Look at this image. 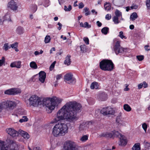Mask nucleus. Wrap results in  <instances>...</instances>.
Returning a JSON list of instances; mask_svg holds the SVG:
<instances>
[{
  "label": "nucleus",
  "instance_id": "obj_4",
  "mask_svg": "<svg viewBox=\"0 0 150 150\" xmlns=\"http://www.w3.org/2000/svg\"><path fill=\"white\" fill-rule=\"evenodd\" d=\"M114 64L111 60L103 59L99 63V67L102 70L111 71L113 70Z\"/></svg>",
  "mask_w": 150,
  "mask_h": 150
},
{
  "label": "nucleus",
  "instance_id": "obj_24",
  "mask_svg": "<svg viewBox=\"0 0 150 150\" xmlns=\"http://www.w3.org/2000/svg\"><path fill=\"white\" fill-rule=\"evenodd\" d=\"M66 57V59L64 60V63L65 64H67V66L70 65L71 63V59L70 57Z\"/></svg>",
  "mask_w": 150,
  "mask_h": 150
},
{
  "label": "nucleus",
  "instance_id": "obj_36",
  "mask_svg": "<svg viewBox=\"0 0 150 150\" xmlns=\"http://www.w3.org/2000/svg\"><path fill=\"white\" fill-rule=\"evenodd\" d=\"M142 127L145 132L147 128V125L146 123H144L142 125Z\"/></svg>",
  "mask_w": 150,
  "mask_h": 150
},
{
  "label": "nucleus",
  "instance_id": "obj_51",
  "mask_svg": "<svg viewBox=\"0 0 150 150\" xmlns=\"http://www.w3.org/2000/svg\"><path fill=\"white\" fill-rule=\"evenodd\" d=\"M55 65L54 64H52L50 66V70H52L54 67Z\"/></svg>",
  "mask_w": 150,
  "mask_h": 150
},
{
  "label": "nucleus",
  "instance_id": "obj_20",
  "mask_svg": "<svg viewBox=\"0 0 150 150\" xmlns=\"http://www.w3.org/2000/svg\"><path fill=\"white\" fill-rule=\"evenodd\" d=\"M99 86V85L97 82L94 81L91 83L90 86V88L92 89H98Z\"/></svg>",
  "mask_w": 150,
  "mask_h": 150
},
{
  "label": "nucleus",
  "instance_id": "obj_27",
  "mask_svg": "<svg viewBox=\"0 0 150 150\" xmlns=\"http://www.w3.org/2000/svg\"><path fill=\"white\" fill-rule=\"evenodd\" d=\"M3 18L5 20V21L9 22L11 21L10 16L8 14H6L4 16H3Z\"/></svg>",
  "mask_w": 150,
  "mask_h": 150
},
{
  "label": "nucleus",
  "instance_id": "obj_37",
  "mask_svg": "<svg viewBox=\"0 0 150 150\" xmlns=\"http://www.w3.org/2000/svg\"><path fill=\"white\" fill-rule=\"evenodd\" d=\"M10 48V47H9ZM9 48V47L8 43H5L4 44L3 47V49L5 51L7 50Z\"/></svg>",
  "mask_w": 150,
  "mask_h": 150
},
{
  "label": "nucleus",
  "instance_id": "obj_48",
  "mask_svg": "<svg viewBox=\"0 0 150 150\" xmlns=\"http://www.w3.org/2000/svg\"><path fill=\"white\" fill-rule=\"evenodd\" d=\"M84 6V5L83 4L82 2L80 3L79 4V8H83Z\"/></svg>",
  "mask_w": 150,
  "mask_h": 150
},
{
  "label": "nucleus",
  "instance_id": "obj_16",
  "mask_svg": "<svg viewBox=\"0 0 150 150\" xmlns=\"http://www.w3.org/2000/svg\"><path fill=\"white\" fill-rule=\"evenodd\" d=\"M10 66L12 68L16 67L17 68H20L21 66V62L19 61H15L11 63Z\"/></svg>",
  "mask_w": 150,
  "mask_h": 150
},
{
  "label": "nucleus",
  "instance_id": "obj_6",
  "mask_svg": "<svg viewBox=\"0 0 150 150\" xmlns=\"http://www.w3.org/2000/svg\"><path fill=\"white\" fill-rule=\"evenodd\" d=\"M16 105V103L14 101L8 100L2 101L0 103V112L4 109L8 108L10 110L13 109Z\"/></svg>",
  "mask_w": 150,
  "mask_h": 150
},
{
  "label": "nucleus",
  "instance_id": "obj_43",
  "mask_svg": "<svg viewBox=\"0 0 150 150\" xmlns=\"http://www.w3.org/2000/svg\"><path fill=\"white\" fill-rule=\"evenodd\" d=\"M83 40L86 44L88 45L89 44V40L88 38H83Z\"/></svg>",
  "mask_w": 150,
  "mask_h": 150
},
{
  "label": "nucleus",
  "instance_id": "obj_63",
  "mask_svg": "<svg viewBox=\"0 0 150 150\" xmlns=\"http://www.w3.org/2000/svg\"><path fill=\"white\" fill-rule=\"evenodd\" d=\"M61 38L63 39V40H65L67 39L66 37H63V36L62 35L61 36Z\"/></svg>",
  "mask_w": 150,
  "mask_h": 150
},
{
  "label": "nucleus",
  "instance_id": "obj_62",
  "mask_svg": "<svg viewBox=\"0 0 150 150\" xmlns=\"http://www.w3.org/2000/svg\"><path fill=\"white\" fill-rule=\"evenodd\" d=\"M34 54L36 56L38 55V54H39V52L38 51H36L35 52Z\"/></svg>",
  "mask_w": 150,
  "mask_h": 150
},
{
  "label": "nucleus",
  "instance_id": "obj_53",
  "mask_svg": "<svg viewBox=\"0 0 150 150\" xmlns=\"http://www.w3.org/2000/svg\"><path fill=\"white\" fill-rule=\"evenodd\" d=\"M120 117H117L116 119V121L118 123H120Z\"/></svg>",
  "mask_w": 150,
  "mask_h": 150
},
{
  "label": "nucleus",
  "instance_id": "obj_23",
  "mask_svg": "<svg viewBox=\"0 0 150 150\" xmlns=\"http://www.w3.org/2000/svg\"><path fill=\"white\" fill-rule=\"evenodd\" d=\"M123 108L127 112H129L131 110V108L130 106L127 104L124 105Z\"/></svg>",
  "mask_w": 150,
  "mask_h": 150
},
{
  "label": "nucleus",
  "instance_id": "obj_29",
  "mask_svg": "<svg viewBox=\"0 0 150 150\" xmlns=\"http://www.w3.org/2000/svg\"><path fill=\"white\" fill-rule=\"evenodd\" d=\"M109 28L107 27H105L103 28L101 30L102 33L105 34L106 35L109 31Z\"/></svg>",
  "mask_w": 150,
  "mask_h": 150
},
{
  "label": "nucleus",
  "instance_id": "obj_2",
  "mask_svg": "<svg viewBox=\"0 0 150 150\" xmlns=\"http://www.w3.org/2000/svg\"><path fill=\"white\" fill-rule=\"evenodd\" d=\"M29 105L34 107H36L41 105L45 106L47 112L50 113L55 108L57 103L61 102V100L57 98H44L42 101L36 95L31 96L28 99Z\"/></svg>",
  "mask_w": 150,
  "mask_h": 150
},
{
  "label": "nucleus",
  "instance_id": "obj_47",
  "mask_svg": "<svg viewBox=\"0 0 150 150\" xmlns=\"http://www.w3.org/2000/svg\"><path fill=\"white\" fill-rule=\"evenodd\" d=\"M136 59L139 61H141L144 59V57H136Z\"/></svg>",
  "mask_w": 150,
  "mask_h": 150
},
{
  "label": "nucleus",
  "instance_id": "obj_59",
  "mask_svg": "<svg viewBox=\"0 0 150 150\" xmlns=\"http://www.w3.org/2000/svg\"><path fill=\"white\" fill-rule=\"evenodd\" d=\"M129 28L131 30L133 29L134 28V26L133 25H131L129 26Z\"/></svg>",
  "mask_w": 150,
  "mask_h": 150
},
{
  "label": "nucleus",
  "instance_id": "obj_44",
  "mask_svg": "<svg viewBox=\"0 0 150 150\" xmlns=\"http://www.w3.org/2000/svg\"><path fill=\"white\" fill-rule=\"evenodd\" d=\"M4 22L5 20L2 17L0 19V25H3Z\"/></svg>",
  "mask_w": 150,
  "mask_h": 150
},
{
  "label": "nucleus",
  "instance_id": "obj_42",
  "mask_svg": "<svg viewBox=\"0 0 150 150\" xmlns=\"http://www.w3.org/2000/svg\"><path fill=\"white\" fill-rule=\"evenodd\" d=\"M142 83L143 85V87H144V88H147L148 87V84L147 83H146L145 81H143Z\"/></svg>",
  "mask_w": 150,
  "mask_h": 150
},
{
  "label": "nucleus",
  "instance_id": "obj_57",
  "mask_svg": "<svg viewBox=\"0 0 150 150\" xmlns=\"http://www.w3.org/2000/svg\"><path fill=\"white\" fill-rule=\"evenodd\" d=\"M149 46L148 45H146L145 46L144 48H145V50L146 51H149V50H150V49H147V47H149Z\"/></svg>",
  "mask_w": 150,
  "mask_h": 150
},
{
  "label": "nucleus",
  "instance_id": "obj_9",
  "mask_svg": "<svg viewBox=\"0 0 150 150\" xmlns=\"http://www.w3.org/2000/svg\"><path fill=\"white\" fill-rule=\"evenodd\" d=\"M21 92V90L19 88H13L6 90L4 92V94L13 96L20 93Z\"/></svg>",
  "mask_w": 150,
  "mask_h": 150
},
{
  "label": "nucleus",
  "instance_id": "obj_14",
  "mask_svg": "<svg viewBox=\"0 0 150 150\" xmlns=\"http://www.w3.org/2000/svg\"><path fill=\"white\" fill-rule=\"evenodd\" d=\"M127 143L126 137L123 135H121L119 138V145L121 146H125Z\"/></svg>",
  "mask_w": 150,
  "mask_h": 150
},
{
  "label": "nucleus",
  "instance_id": "obj_55",
  "mask_svg": "<svg viewBox=\"0 0 150 150\" xmlns=\"http://www.w3.org/2000/svg\"><path fill=\"white\" fill-rule=\"evenodd\" d=\"M97 25L98 27H100L102 25V23L99 21H98L96 22Z\"/></svg>",
  "mask_w": 150,
  "mask_h": 150
},
{
  "label": "nucleus",
  "instance_id": "obj_30",
  "mask_svg": "<svg viewBox=\"0 0 150 150\" xmlns=\"http://www.w3.org/2000/svg\"><path fill=\"white\" fill-rule=\"evenodd\" d=\"M88 136L84 135L80 139V140L83 142H85L88 139Z\"/></svg>",
  "mask_w": 150,
  "mask_h": 150
},
{
  "label": "nucleus",
  "instance_id": "obj_12",
  "mask_svg": "<svg viewBox=\"0 0 150 150\" xmlns=\"http://www.w3.org/2000/svg\"><path fill=\"white\" fill-rule=\"evenodd\" d=\"M64 79L65 81H68L67 83L69 84L75 83L76 81V79L73 77V75L71 73L66 74L64 75Z\"/></svg>",
  "mask_w": 150,
  "mask_h": 150
},
{
  "label": "nucleus",
  "instance_id": "obj_40",
  "mask_svg": "<svg viewBox=\"0 0 150 150\" xmlns=\"http://www.w3.org/2000/svg\"><path fill=\"white\" fill-rule=\"evenodd\" d=\"M84 28H89L91 27V26L89 25L88 23L87 22H85L84 24Z\"/></svg>",
  "mask_w": 150,
  "mask_h": 150
},
{
  "label": "nucleus",
  "instance_id": "obj_17",
  "mask_svg": "<svg viewBox=\"0 0 150 150\" xmlns=\"http://www.w3.org/2000/svg\"><path fill=\"white\" fill-rule=\"evenodd\" d=\"M16 32L19 35H21L24 33V28L22 26H19L16 28Z\"/></svg>",
  "mask_w": 150,
  "mask_h": 150
},
{
  "label": "nucleus",
  "instance_id": "obj_61",
  "mask_svg": "<svg viewBox=\"0 0 150 150\" xmlns=\"http://www.w3.org/2000/svg\"><path fill=\"white\" fill-rule=\"evenodd\" d=\"M90 13H91L90 12L88 11V12H86V13H85V14L86 16H87L90 15Z\"/></svg>",
  "mask_w": 150,
  "mask_h": 150
},
{
  "label": "nucleus",
  "instance_id": "obj_28",
  "mask_svg": "<svg viewBox=\"0 0 150 150\" xmlns=\"http://www.w3.org/2000/svg\"><path fill=\"white\" fill-rule=\"evenodd\" d=\"M81 51V53H83L86 52V47L85 45H81L80 46Z\"/></svg>",
  "mask_w": 150,
  "mask_h": 150
},
{
  "label": "nucleus",
  "instance_id": "obj_31",
  "mask_svg": "<svg viewBox=\"0 0 150 150\" xmlns=\"http://www.w3.org/2000/svg\"><path fill=\"white\" fill-rule=\"evenodd\" d=\"M5 59L4 57H2L1 59H0V67L3 65H5Z\"/></svg>",
  "mask_w": 150,
  "mask_h": 150
},
{
  "label": "nucleus",
  "instance_id": "obj_22",
  "mask_svg": "<svg viewBox=\"0 0 150 150\" xmlns=\"http://www.w3.org/2000/svg\"><path fill=\"white\" fill-rule=\"evenodd\" d=\"M138 17L137 14L136 12L133 13L130 16V19L132 21H134Z\"/></svg>",
  "mask_w": 150,
  "mask_h": 150
},
{
  "label": "nucleus",
  "instance_id": "obj_32",
  "mask_svg": "<svg viewBox=\"0 0 150 150\" xmlns=\"http://www.w3.org/2000/svg\"><path fill=\"white\" fill-rule=\"evenodd\" d=\"M51 38L49 35H47L45 39V43L49 42H50Z\"/></svg>",
  "mask_w": 150,
  "mask_h": 150
},
{
  "label": "nucleus",
  "instance_id": "obj_45",
  "mask_svg": "<svg viewBox=\"0 0 150 150\" xmlns=\"http://www.w3.org/2000/svg\"><path fill=\"white\" fill-rule=\"evenodd\" d=\"M111 17V15H109V14H107L105 16V18L106 19L109 20L110 19Z\"/></svg>",
  "mask_w": 150,
  "mask_h": 150
},
{
  "label": "nucleus",
  "instance_id": "obj_52",
  "mask_svg": "<svg viewBox=\"0 0 150 150\" xmlns=\"http://www.w3.org/2000/svg\"><path fill=\"white\" fill-rule=\"evenodd\" d=\"M138 88L139 89H140L142 88L143 87V85L142 83H140L138 85Z\"/></svg>",
  "mask_w": 150,
  "mask_h": 150
},
{
  "label": "nucleus",
  "instance_id": "obj_18",
  "mask_svg": "<svg viewBox=\"0 0 150 150\" xmlns=\"http://www.w3.org/2000/svg\"><path fill=\"white\" fill-rule=\"evenodd\" d=\"M125 1V0H113L112 3L115 5L119 6L123 4Z\"/></svg>",
  "mask_w": 150,
  "mask_h": 150
},
{
  "label": "nucleus",
  "instance_id": "obj_25",
  "mask_svg": "<svg viewBox=\"0 0 150 150\" xmlns=\"http://www.w3.org/2000/svg\"><path fill=\"white\" fill-rule=\"evenodd\" d=\"M30 67L31 68L34 69H37L38 68L37 65L36 63L33 61L30 63Z\"/></svg>",
  "mask_w": 150,
  "mask_h": 150
},
{
  "label": "nucleus",
  "instance_id": "obj_56",
  "mask_svg": "<svg viewBox=\"0 0 150 150\" xmlns=\"http://www.w3.org/2000/svg\"><path fill=\"white\" fill-rule=\"evenodd\" d=\"M63 52L61 51H60L59 52H58L57 53L56 55L57 56H60L62 55V53Z\"/></svg>",
  "mask_w": 150,
  "mask_h": 150
},
{
  "label": "nucleus",
  "instance_id": "obj_34",
  "mask_svg": "<svg viewBox=\"0 0 150 150\" xmlns=\"http://www.w3.org/2000/svg\"><path fill=\"white\" fill-rule=\"evenodd\" d=\"M71 6L70 5H69L68 6V8L66 6H64V10L66 11H70L71 10Z\"/></svg>",
  "mask_w": 150,
  "mask_h": 150
},
{
  "label": "nucleus",
  "instance_id": "obj_60",
  "mask_svg": "<svg viewBox=\"0 0 150 150\" xmlns=\"http://www.w3.org/2000/svg\"><path fill=\"white\" fill-rule=\"evenodd\" d=\"M55 47H52L50 50V53H52V51H55Z\"/></svg>",
  "mask_w": 150,
  "mask_h": 150
},
{
  "label": "nucleus",
  "instance_id": "obj_64",
  "mask_svg": "<svg viewBox=\"0 0 150 150\" xmlns=\"http://www.w3.org/2000/svg\"><path fill=\"white\" fill-rule=\"evenodd\" d=\"M80 25L81 27H82L84 28V24H83V23L82 22L80 23Z\"/></svg>",
  "mask_w": 150,
  "mask_h": 150
},
{
  "label": "nucleus",
  "instance_id": "obj_13",
  "mask_svg": "<svg viewBox=\"0 0 150 150\" xmlns=\"http://www.w3.org/2000/svg\"><path fill=\"white\" fill-rule=\"evenodd\" d=\"M8 7L14 11H18V6L17 3L13 0H11L8 3Z\"/></svg>",
  "mask_w": 150,
  "mask_h": 150
},
{
  "label": "nucleus",
  "instance_id": "obj_54",
  "mask_svg": "<svg viewBox=\"0 0 150 150\" xmlns=\"http://www.w3.org/2000/svg\"><path fill=\"white\" fill-rule=\"evenodd\" d=\"M137 8H138V6L137 5L132 6L130 7V8L131 9H136Z\"/></svg>",
  "mask_w": 150,
  "mask_h": 150
},
{
  "label": "nucleus",
  "instance_id": "obj_15",
  "mask_svg": "<svg viewBox=\"0 0 150 150\" xmlns=\"http://www.w3.org/2000/svg\"><path fill=\"white\" fill-rule=\"evenodd\" d=\"M39 74V79L42 83H44L46 77V73L44 71H41Z\"/></svg>",
  "mask_w": 150,
  "mask_h": 150
},
{
  "label": "nucleus",
  "instance_id": "obj_11",
  "mask_svg": "<svg viewBox=\"0 0 150 150\" xmlns=\"http://www.w3.org/2000/svg\"><path fill=\"white\" fill-rule=\"evenodd\" d=\"M120 43V41H117L113 48L115 52L117 54L119 53H122L124 52V48L121 47Z\"/></svg>",
  "mask_w": 150,
  "mask_h": 150
},
{
  "label": "nucleus",
  "instance_id": "obj_39",
  "mask_svg": "<svg viewBox=\"0 0 150 150\" xmlns=\"http://www.w3.org/2000/svg\"><path fill=\"white\" fill-rule=\"evenodd\" d=\"M146 5L148 9H150V0H146Z\"/></svg>",
  "mask_w": 150,
  "mask_h": 150
},
{
  "label": "nucleus",
  "instance_id": "obj_10",
  "mask_svg": "<svg viewBox=\"0 0 150 150\" xmlns=\"http://www.w3.org/2000/svg\"><path fill=\"white\" fill-rule=\"evenodd\" d=\"M102 114L105 115H113L115 113V111L113 108L110 107L104 108L101 110Z\"/></svg>",
  "mask_w": 150,
  "mask_h": 150
},
{
  "label": "nucleus",
  "instance_id": "obj_46",
  "mask_svg": "<svg viewBox=\"0 0 150 150\" xmlns=\"http://www.w3.org/2000/svg\"><path fill=\"white\" fill-rule=\"evenodd\" d=\"M26 120L23 119H20L19 121V122L21 123H22L23 122H27L28 120V119H27L26 118Z\"/></svg>",
  "mask_w": 150,
  "mask_h": 150
},
{
  "label": "nucleus",
  "instance_id": "obj_5",
  "mask_svg": "<svg viewBox=\"0 0 150 150\" xmlns=\"http://www.w3.org/2000/svg\"><path fill=\"white\" fill-rule=\"evenodd\" d=\"M6 130L8 134L13 137L18 136L19 134L25 139H27L30 137V136L27 132L22 130L19 131L18 132L11 128L7 129Z\"/></svg>",
  "mask_w": 150,
  "mask_h": 150
},
{
  "label": "nucleus",
  "instance_id": "obj_21",
  "mask_svg": "<svg viewBox=\"0 0 150 150\" xmlns=\"http://www.w3.org/2000/svg\"><path fill=\"white\" fill-rule=\"evenodd\" d=\"M132 149V150H140V144L137 143L135 144Z\"/></svg>",
  "mask_w": 150,
  "mask_h": 150
},
{
  "label": "nucleus",
  "instance_id": "obj_26",
  "mask_svg": "<svg viewBox=\"0 0 150 150\" xmlns=\"http://www.w3.org/2000/svg\"><path fill=\"white\" fill-rule=\"evenodd\" d=\"M18 43L16 42L14 44H12L11 45V47L15 50L16 52H18L19 51L17 49Z\"/></svg>",
  "mask_w": 150,
  "mask_h": 150
},
{
  "label": "nucleus",
  "instance_id": "obj_58",
  "mask_svg": "<svg viewBox=\"0 0 150 150\" xmlns=\"http://www.w3.org/2000/svg\"><path fill=\"white\" fill-rule=\"evenodd\" d=\"M89 9L87 7H85L84 8V11L85 12H86L88 11Z\"/></svg>",
  "mask_w": 150,
  "mask_h": 150
},
{
  "label": "nucleus",
  "instance_id": "obj_50",
  "mask_svg": "<svg viewBox=\"0 0 150 150\" xmlns=\"http://www.w3.org/2000/svg\"><path fill=\"white\" fill-rule=\"evenodd\" d=\"M62 77L61 74L57 75L56 76V79L57 80L60 79Z\"/></svg>",
  "mask_w": 150,
  "mask_h": 150
},
{
  "label": "nucleus",
  "instance_id": "obj_35",
  "mask_svg": "<svg viewBox=\"0 0 150 150\" xmlns=\"http://www.w3.org/2000/svg\"><path fill=\"white\" fill-rule=\"evenodd\" d=\"M116 16H117V17H119L120 16H121L122 14L121 12L118 10H116L115 12Z\"/></svg>",
  "mask_w": 150,
  "mask_h": 150
},
{
  "label": "nucleus",
  "instance_id": "obj_33",
  "mask_svg": "<svg viewBox=\"0 0 150 150\" xmlns=\"http://www.w3.org/2000/svg\"><path fill=\"white\" fill-rule=\"evenodd\" d=\"M113 21L115 24H117L120 22L118 17H117V16H114Z\"/></svg>",
  "mask_w": 150,
  "mask_h": 150
},
{
  "label": "nucleus",
  "instance_id": "obj_49",
  "mask_svg": "<svg viewBox=\"0 0 150 150\" xmlns=\"http://www.w3.org/2000/svg\"><path fill=\"white\" fill-rule=\"evenodd\" d=\"M57 25L59 26V27L57 28L59 30H60L61 29L62 25L59 22L58 23Z\"/></svg>",
  "mask_w": 150,
  "mask_h": 150
},
{
  "label": "nucleus",
  "instance_id": "obj_41",
  "mask_svg": "<svg viewBox=\"0 0 150 150\" xmlns=\"http://www.w3.org/2000/svg\"><path fill=\"white\" fill-rule=\"evenodd\" d=\"M108 4H104V8L105 10H106L107 11L109 10L110 9V7L109 6V5H108V6H106V5Z\"/></svg>",
  "mask_w": 150,
  "mask_h": 150
},
{
  "label": "nucleus",
  "instance_id": "obj_7",
  "mask_svg": "<svg viewBox=\"0 0 150 150\" xmlns=\"http://www.w3.org/2000/svg\"><path fill=\"white\" fill-rule=\"evenodd\" d=\"M122 135L118 131L113 130L110 132H104L100 135V137L114 138L115 137H120V135Z\"/></svg>",
  "mask_w": 150,
  "mask_h": 150
},
{
  "label": "nucleus",
  "instance_id": "obj_38",
  "mask_svg": "<svg viewBox=\"0 0 150 150\" xmlns=\"http://www.w3.org/2000/svg\"><path fill=\"white\" fill-rule=\"evenodd\" d=\"M123 33L122 31H120L119 33V36L122 39L123 38L126 39V37L123 35Z\"/></svg>",
  "mask_w": 150,
  "mask_h": 150
},
{
  "label": "nucleus",
  "instance_id": "obj_1",
  "mask_svg": "<svg viewBox=\"0 0 150 150\" xmlns=\"http://www.w3.org/2000/svg\"><path fill=\"white\" fill-rule=\"evenodd\" d=\"M82 108L81 104L76 101L67 102L58 111L56 117L54 118L55 122L66 119L70 122L74 123L78 120L77 113L81 111Z\"/></svg>",
  "mask_w": 150,
  "mask_h": 150
},
{
  "label": "nucleus",
  "instance_id": "obj_19",
  "mask_svg": "<svg viewBox=\"0 0 150 150\" xmlns=\"http://www.w3.org/2000/svg\"><path fill=\"white\" fill-rule=\"evenodd\" d=\"M6 141L7 142V143L9 144L8 147H10V148L9 147V149L10 148L11 149V147L12 145L13 146H15L16 145V142L13 140L9 138H7L6 140ZM13 149H15L14 148H13Z\"/></svg>",
  "mask_w": 150,
  "mask_h": 150
},
{
  "label": "nucleus",
  "instance_id": "obj_3",
  "mask_svg": "<svg viewBox=\"0 0 150 150\" xmlns=\"http://www.w3.org/2000/svg\"><path fill=\"white\" fill-rule=\"evenodd\" d=\"M52 134L55 137L64 135L67 133L68 127L66 124L61 122L56 124L54 127Z\"/></svg>",
  "mask_w": 150,
  "mask_h": 150
},
{
  "label": "nucleus",
  "instance_id": "obj_8",
  "mask_svg": "<svg viewBox=\"0 0 150 150\" xmlns=\"http://www.w3.org/2000/svg\"><path fill=\"white\" fill-rule=\"evenodd\" d=\"M63 150H77V149L74 142L68 141L64 143Z\"/></svg>",
  "mask_w": 150,
  "mask_h": 150
}]
</instances>
